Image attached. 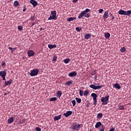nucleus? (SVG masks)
<instances>
[{"label":"nucleus","instance_id":"nucleus-1","mask_svg":"<svg viewBox=\"0 0 131 131\" xmlns=\"http://www.w3.org/2000/svg\"><path fill=\"white\" fill-rule=\"evenodd\" d=\"M82 127V124H79L78 123H74L72 126V130L73 131H75V130H79L80 128Z\"/></svg>","mask_w":131,"mask_h":131},{"label":"nucleus","instance_id":"nucleus-2","mask_svg":"<svg viewBox=\"0 0 131 131\" xmlns=\"http://www.w3.org/2000/svg\"><path fill=\"white\" fill-rule=\"evenodd\" d=\"M110 96L108 95L105 96L104 97L101 98V102H102V105H107L109 101Z\"/></svg>","mask_w":131,"mask_h":131},{"label":"nucleus","instance_id":"nucleus-3","mask_svg":"<svg viewBox=\"0 0 131 131\" xmlns=\"http://www.w3.org/2000/svg\"><path fill=\"white\" fill-rule=\"evenodd\" d=\"M57 17H56V12L55 10L51 12V14L50 15V17L48 18V20H51V19H54V20H56Z\"/></svg>","mask_w":131,"mask_h":131},{"label":"nucleus","instance_id":"nucleus-4","mask_svg":"<svg viewBox=\"0 0 131 131\" xmlns=\"http://www.w3.org/2000/svg\"><path fill=\"white\" fill-rule=\"evenodd\" d=\"M39 72V70L38 69H34L33 70H31V73H30V75L31 76H36Z\"/></svg>","mask_w":131,"mask_h":131},{"label":"nucleus","instance_id":"nucleus-5","mask_svg":"<svg viewBox=\"0 0 131 131\" xmlns=\"http://www.w3.org/2000/svg\"><path fill=\"white\" fill-rule=\"evenodd\" d=\"M91 97L93 98V101H94V106H96L97 103V95L96 93H92L91 94Z\"/></svg>","mask_w":131,"mask_h":131},{"label":"nucleus","instance_id":"nucleus-6","mask_svg":"<svg viewBox=\"0 0 131 131\" xmlns=\"http://www.w3.org/2000/svg\"><path fill=\"white\" fill-rule=\"evenodd\" d=\"M91 88L93 89V90H99L103 87V85H95L94 84H91L89 85Z\"/></svg>","mask_w":131,"mask_h":131},{"label":"nucleus","instance_id":"nucleus-7","mask_svg":"<svg viewBox=\"0 0 131 131\" xmlns=\"http://www.w3.org/2000/svg\"><path fill=\"white\" fill-rule=\"evenodd\" d=\"M7 69H5L4 71H2L0 72V76L4 77L7 75Z\"/></svg>","mask_w":131,"mask_h":131},{"label":"nucleus","instance_id":"nucleus-8","mask_svg":"<svg viewBox=\"0 0 131 131\" xmlns=\"http://www.w3.org/2000/svg\"><path fill=\"white\" fill-rule=\"evenodd\" d=\"M30 2L33 6L34 8L36 7L38 5L37 2L34 0H30Z\"/></svg>","mask_w":131,"mask_h":131},{"label":"nucleus","instance_id":"nucleus-9","mask_svg":"<svg viewBox=\"0 0 131 131\" xmlns=\"http://www.w3.org/2000/svg\"><path fill=\"white\" fill-rule=\"evenodd\" d=\"M73 113V112L71 111H67L66 113H64L63 114L64 116H66V117H69V116H70V115H72Z\"/></svg>","mask_w":131,"mask_h":131},{"label":"nucleus","instance_id":"nucleus-10","mask_svg":"<svg viewBox=\"0 0 131 131\" xmlns=\"http://www.w3.org/2000/svg\"><path fill=\"white\" fill-rule=\"evenodd\" d=\"M28 56L29 57H32V56H33L34 55H35V53L32 50H29L28 52Z\"/></svg>","mask_w":131,"mask_h":131},{"label":"nucleus","instance_id":"nucleus-11","mask_svg":"<svg viewBox=\"0 0 131 131\" xmlns=\"http://www.w3.org/2000/svg\"><path fill=\"white\" fill-rule=\"evenodd\" d=\"M77 72L76 71H73L71 72L69 74V76L70 77H74V76H76L77 75Z\"/></svg>","mask_w":131,"mask_h":131},{"label":"nucleus","instance_id":"nucleus-12","mask_svg":"<svg viewBox=\"0 0 131 131\" xmlns=\"http://www.w3.org/2000/svg\"><path fill=\"white\" fill-rule=\"evenodd\" d=\"M113 88H117L119 90L121 88V86L119 83H115L114 85H113Z\"/></svg>","mask_w":131,"mask_h":131},{"label":"nucleus","instance_id":"nucleus-13","mask_svg":"<svg viewBox=\"0 0 131 131\" xmlns=\"http://www.w3.org/2000/svg\"><path fill=\"white\" fill-rule=\"evenodd\" d=\"M118 14L120 15H126V11L123 10H120V11L118 12Z\"/></svg>","mask_w":131,"mask_h":131},{"label":"nucleus","instance_id":"nucleus-14","mask_svg":"<svg viewBox=\"0 0 131 131\" xmlns=\"http://www.w3.org/2000/svg\"><path fill=\"white\" fill-rule=\"evenodd\" d=\"M84 15H85V14L84 13V12L82 11V12H81V13L79 14L78 18L79 19L82 18L83 16H84Z\"/></svg>","mask_w":131,"mask_h":131},{"label":"nucleus","instance_id":"nucleus-15","mask_svg":"<svg viewBox=\"0 0 131 131\" xmlns=\"http://www.w3.org/2000/svg\"><path fill=\"white\" fill-rule=\"evenodd\" d=\"M13 121H14V118L13 117L9 118L8 120V122L9 124L11 123H12V122H13Z\"/></svg>","mask_w":131,"mask_h":131},{"label":"nucleus","instance_id":"nucleus-16","mask_svg":"<svg viewBox=\"0 0 131 131\" xmlns=\"http://www.w3.org/2000/svg\"><path fill=\"white\" fill-rule=\"evenodd\" d=\"M73 83V80H69V81H68L66 82V84L65 85H67V86H69L71 84H72Z\"/></svg>","mask_w":131,"mask_h":131},{"label":"nucleus","instance_id":"nucleus-17","mask_svg":"<svg viewBox=\"0 0 131 131\" xmlns=\"http://www.w3.org/2000/svg\"><path fill=\"white\" fill-rule=\"evenodd\" d=\"M56 95H57V98H60V97L62 96V92L60 91H57Z\"/></svg>","mask_w":131,"mask_h":131},{"label":"nucleus","instance_id":"nucleus-18","mask_svg":"<svg viewBox=\"0 0 131 131\" xmlns=\"http://www.w3.org/2000/svg\"><path fill=\"white\" fill-rule=\"evenodd\" d=\"M102 125V123L101 122H98L96 123V124H95V128H98L99 127V126H101Z\"/></svg>","mask_w":131,"mask_h":131},{"label":"nucleus","instance_id":"nucleus-19","mask_svg":"<svg viewBox=\"0 0 131 131\" xmlns=\"http://www.w3.org/2000/svg\"><path fill=\"white\" fill-rule=\"evenodd\" d=\"M61 117V115L55 116L54 117V121H57V120H59V119H60Z\"/></svg>","mask_w":131,"mask_h":131},{"label":"nucleus","instance_id":"nucleus-20","mask_svg":"<svg viewBox=\"0 0 131 131\" xmlns=\"http://www.w3.org/2000/svg\"><path fill=\"white\" fill-rule=\"evenodd\" d=\"M12 79H10L8 81H5V85L7 86L8 85L11 84L12 83Z\"/></svg>","mask_w":131,"mask_h":131},{"label":"nucleus","instance_id":"nucleus-21","mask_svg":"<svg viewBox=\"0 0 131 131\" xmlns=\"http://www.w3.org/2000/svg\"><path fill=\"white\" fill-rule=\"evenodd\" d=\"M108 17V11H105V12H104V14H103V18L106 19V18H107Z\"/></svg>","mask_w":131,"mask_h":131},{"label":"nucleus","instance_id":"nucleus-22","mask_svg":"<svg viewBox=\"0 0 131 131\" xmlns=\"http://www.w3.org/2000/svg\"><path fill=\"white\" fill-rule=\"evenodd\" d=\"M91 36H92V35L88 33V34H85V36H84V37L86 39H89V38H90Z\"/></svg>","mask_w":131,"mask_h":131},{"label":"nucleus","instance_id":"nucleus-23","mask_svg":"<svg viewBox=\"0 0 131 131\" xmlns=\"http://www.w3.org/2000/svg\"><path fill=\"white\" fill-rule=\"evenodd\" d=\"M57 46L55 45H48V47L49 48H50V49L56 48Z\"/></svg>","mask_w":131,"mask_h":131},{"label":"nucleus","instance_id":"nucleus-24","mask_svg":"<svg viewBox=\"0 0 131 131\" xmlns=\"http://www.w3.org/2000/svg\"><path fill=\"white\" fill-rule=\"evenodd\" d=\"M103 117V114L101 113H98V114H97V118H98V119H100L101 118H102Z\"/></svg>","mask_w":131,"mask_h":131},{"label":"nucleus","instance_id":"nucleus-25","mask_svg":"<svg viewBox=\"0 0 131 131\" xmlns=\"http://www.w3.org/2000/svg\"><path fill=\"white\" fill-rule=\"evenodd\" d=\"M76 19V17H70L68 19V21H73L74 20H75Z\"/></svg>","mask_w":131,"mask_h":131},{"label":"nucleus","instance_id":"nucleus-26","mask_svg":"<svg viewBox=\"0 0 131 131\" xmlns=\"http://www.w3.org/2000/svg\"><path fill=\"white\" fill-rule=\"evenodd\" d=\"M131 15V10H128L125 12V15L129 16Z\"/></svg>","mask_w":131,"mask_h":131},{"label":"nucleus","instance_id":"nucleus-27","mask_svg":"<svg viewBox=\"0 0 131 131\" xmlns=\"http://www.w3.org/2000/svg\"><path fill=\"white\" fill-rule=\"evenodd\" d=\"M118 110H124V107L123 105H119L118 106Z\"/></svg>","mask_w":131,"mask_h":131},{"label":"nucleus","instance_id":"nucleus-28","mask_svg":"<svg viewBox=\"0 0 131 131\" xmlns=\"http://www.w3.org/2000/svg\"><path fill=\"white\" fill-rule=\"evenodd\" d=\"M56 100H57L56 97H52L50 99V101H51V102H53Z\"/></svg>","mask_w":131,"mask_h":131},{"label":"nucleus","instance_id":"nucleus-29","mask_svg":"<svg viewBox=\"0 0 131 131\" xmlns=\"http://www.w3.org/2000/svg\"><path fill=\"white\" fill-rule=\"evenodd\" d=\"M110 34L109 33H107L106 34H105V35L104 36V37H105V38L108 39L110 37Z\"/></svg>","mask_w":131,"mask_h":131},{"label":"nucleus","instance_id":"nucleus-30","mask_svg":"<svg viewBox=\"0 0 131 131\" xmlns=\"http://www.w3.org/2000/svg\"><path fill=\"white\" fill-rule=\"evenodd\" d=\"M120 51L122 53H124L125 52H126V49L124 47H122L120 49Z\"/></svg>","mask_w":131,"mask_h":131},{"label":"nucleus","instance_id":"nucleus-31","mask_svg":"<svg viewBox=\"0 0 131 131\" xmlns=\"http://www.w3.org/2000/svg\"><path fill=\"white\" fill-rule=\"evenodd\" d=\"M79 94L81 97H82V96H83L84 94L83 91L82 90H80V91L79 92Z\"/></svg>","mask_w":131,"mask_h":131},{"label":"nucleus","instance_id":"nucleus-32","mask_svg":"<svg viewBox=\"0 0 131 131\" xmlns=\"http://www.w3.org/2000/svg\"><path fill=\"white\" fill-rule=\"evenodd\" d=\"M75 99H76L77 103H80L81 102V99L80 98L76 97Z\"/></svg>","mask_w":131,"mask_h":131},{"label":"nucleus","instance_id":"nucleus-33","mask_svg":"<svg viewBox=\"0 0 131 131\" xmlns=\"http://www.w3.org/2000/svg\"><path fill=\"white\" fill-rule=\"evenodd\" d=\"M14 5L15 7H17L19 5V2L17 1H15L14 3Z\"/></svg>","mask_w":131,"mask_h":131},{"label":"nucleus","instance_id":"nucleus-34","mask_svg":"<svg viewBox=\"0 0 131 131\" xmlns=\"http://www.w3.org/2000/svg\"><path fill=\"white\" fill-rule=\"evenodd\" d=\"M70 61V59L69 58H67V59H65L64 60V62H65V63H68L69 62V61Z\"/></svg>","mask_w":131,"mask_h":131},{"label":"nucleus","instance_id":"nucleus-35","mask_svg":"<svg viewBox=\"0 0 131 131\" xmlns=\"http://www.w3.org/2000/svg\"><path fill=\"white\" fill-rule=\"evenodd\" d=\"M89 94V92L88 90H85V91H84V96H88Z\"/></svg>","mask_w":131,"mask_h":131},{"label":"nucleus","instance_id":"nucleus-36","mask_svg":"<svg viewBox=\"0 0 131 131\" xmlns=\"http://www.w3.org/2000/svg\"><path fill=\"white\" fill-rule=\"evenodd\" d=\"M16 48H11V47H9V49H10V50H11V53L13 54V51L15 50H16Z\"/></svg>","mask_w":131,"mask_h":131},{"label":"nucleus","instance_id":"nucleus-37","mask_svg":"<svg viewBox=\"0 0 131 131\" xmlns=\"http://www.w3.org/2000/svg\"><path fill=\"white\" fill-rule=\"evenodd\" d=\"M85 17L89 18L91 16V14L90 13L85 14Z\"/></svg>","mask_w":131,"mask_h":131},{"label":"nucleus","instance_id":"nucleus-38","mask_svg":"<svg viewBox=\"0 0 131 131\" xmlns=\"http://www.w3.org/2000/svg\"><path fill=\"white\" fill-rule=\"evenodd\" d=\"M90 11V10L89 9H86V10H85L84 11H83V12L86 14V13L89 12Z\"/></svg>","mask_w":131,"mask_h":131},{"label":"nucleus","instance_id":"nucleus-39","mask_svg":"<svg viewBox=\"0 0 131 131\" xmlns=\"http://www.w3.org/2000/svg\"><path fill=\"white\" fill-rule=\"evenodd\" d=\"M18 29L20 31H22L23 29V28L21 26H18Z\"/></svg>","mask_w":131,"mask_h":131},{"label":"nucleus","instance_id":"nucleus-40","mask_svg":"<svg viewBox=\"0 0 131 131\" xmlns=\"http://www.w3.org/2000/svg\"><path fill=\"white\" fill-rule=\"evenodd\" d=\"M96 73H97L96 71L93 70V71H92V72H91V75H92L93 76L95 74H96Z\"/></svg>","mask_w":131,"mask_h":131},{"label":"nucleus","instance_id":"nucleus-41","mask_svg":"<svg viewBox=\"0 0 131 131\" xmlns=\"http://www.w3.org/2000/svg\"><path fill=\"white\" fill-rule=\"evenodd\" d=\"M72 103L73 104V107H74L76 105V101L75 100H72Z\"/></svg>","mask_w":131,"mask_h":131},{"label":"nucleus","instance_id":"nucleus-42","mask_svg":"<svg viewBox=\"0 0 131 131\" xmlns=\"http://www.w3.org/2000/svg\"><path fill=\"white\" fill-rule=\"evenodd\" d=\"M82 28H80V27H77L76 28V30L78 31V32H80V31L81 30Z\"/></svg>","mask_w":131,"mask_h":131},{"label":"nucleus","instance_id":"nucleus-43","mask_svg":"<svg viewBox=\"0 0 131 131\" xmlns=\"http://www.w3.org/2000/svg\"><path fill=\"white\" fill-rule=\"evenodd\" d=\"M35 130H36V131H41V128H40V127H36L35 128Z\"/></svg>","mask_w":131,"mask_h":131},{"label":"nucleus","instance_id":"nucleus-44","mask_svg":"<svg viewBox=\"0 0 131 131\" xmlns=\"http://www.w3.org/2000/svg\"><path fill=\"white\" fill-rule=\"evenodd\" d=\"M57 57L55 56L53 58V61H56L57 60Z\"/></svg>","mask_w":131,"mask_h":131},{"label":"nucleus","instance_id":"nucleus-45","mask_svg":"<svg viewBox=\"0 0 131 131\" xmlns=\"http://www.w3.org/2000/svg\"><path fill=\"white\" fill-rule=\"evenodd\" d=\"M103 9H99V10H98V12H99V13H102V12H103Z\"/></svg>","mask_w":131,"mask_h":131},{"label":"nucleus","instance_id":"nucleus-46","mask_svg":"<svg viewBox=\"0 0 131 131\" xmlns=\"http://www.w3.org/2000/svg\"><path fill=\"white\" fill-rule=\"evenodd\" d=\"M110 15H111V16H112V20H113L115 18V17L113 16L111 13H110Z\"/></svg>","mask_w":131,"mask_h":131},{"label":"nucleus","instance_id":"nucleus-47","mask_svg":"<svg viewBox=\"0 0 131 131\" xmlns=\"http://www.w3.org/2000/svg\"><path fill=\"white\" fill-rule=\"evenodd\" d=\"M30 20L33 21L34 20V17L33 16H31V17L30 19Z\"/></svg>","mask_w":131,"mask_h":131},{"label":"nucleus","instance_id":"nucleus-48","mask_svg":"<svg viewBox=\"0 0 131 131\" xmlns=\"http://www.w3.org/2000/svg\"><path fill=\"white\" fill-rule=\"evenodd\" d=\"M110 131H115V129L114 128H112L110 129Z\"/></svg>","mask_w":131,"mask_h":131},{"label":"nucleus","instance_id":"nucleus-49","mask_svg":"<svg viewBox=\"0 0 131 131\" xmlns=\"http://www.w3.org/2000/svg\"><path fill=\"white\" fill-rule=\"evenodd\" d=\"M27 10V8L26 7L24 8L23 12H25Z\"/></svg>","mask_w":131,"mask_h":131},{"label":"nucleus","instance_id":"nucleus-50","mask_svg":"<svg viewBox=\"0 0 131 131\" xmlns=\"http://www.w3.org/2000/svg\"><path fill=\"white\" fill-rule=\"evenodd\" d=\"M5 65H6V63L5 62L2 63V66H5Z\"/></svg>","mask_w":131,"mask_h":131},{"label":"nucleus","instance_id":"nucleus-51","mask_svg":"<svg viewBox=\"0 0 131 131\" xmlns=\"http://www.w3.org/2000/svg\"><path fill=\"white\" fill-rule=\"evenodd\" d=\"M6 76H3L2 77L3 78V80H6V78H5Z\"/></svg>","mask_w":131,"mask_h":131},{"label":"nucleus","instance_id":"nucleus-52","mask_svg":"<svg viewBox=\"0 0 131 131\" xmlns=\"http://www.w3.org/2000/svg\"><path fill=\"white\" fill-rule=\"evenodd\" d=\"M99 131H104V127H103V128H101Z\"/></svg>","mask_w":131,"mask_h":131},{"label":"nucleus","instance_id":"nucleus-53","mask_svg":"<svg viewBox=\"0 0 131 131\" xmlns=\"http://www.w3.org/2000/svg\"><path fill=\"white\" fill-rule=\"evenodd\" d=\"M78 2V0H73V3H76V2Z\"/></svg>","mask_w":131,"mask_h":131},{"label":"nucleus","instance_id":"nucleus-54","mask_svg":"<svg viewBox=\"0 0 131 131\" xmlns=\"http://www.w3.org/2000/svg\"><path fill=\"white\" fill-rule=\"evenodd\" d=\"M98 76L97 75L94 76V79H97Z\"/></svg>","mask_w":131,"mask_h":131},{"label":"nucleus","instance_id":"nucleus-55","mask_svg":"<svg viewBox=\"0 0 131 131\" xmlns=\"http://www.w3.org/2000/svg\"><path fill=\"white\" fill-rule=\"evenodd\" d=\"M32 26H33L35 25L34 23H32Z\"/></svg>","mask_w":131,"mask_h":131},{"label":"nucleus","instance_id":"nucleus-56","mask_svg":"<svg viewBox=\"0 0 131 131\" xmlns=\"http://www.w3.org/2000/svg\"><path fill=\"white\" fill-rule=\"evenodd\" d=\"M6 95H7V93H5L4 94V96H6Z\"/></svg>","mask_w":131,"mask_h":131},{"label":"nucleus","instance_id":"nucleus-57","mask_svg":"<svg viewBox=\"0 0 131 131\" xmlns=\"http://www.w3.org/2000/svg\"><path fill=\"white\" fill-rule=\"evenodd\" d=\"M40 31H42L43 30V29L42 28H40Z\"/></svg>","mask_w":131,"mask_h":131},{"label":"nucleus","instance_id":"nucleus-58","mask_svg":"<svg viewBox=\"0 0 131 131\" xmlns=\"http://www.w3.org/2000/svg\"><path fill=\"white\" fill-rule=\"evenodd\" d=\"M89 131H93V130H92V129H90V130H89Z\"/></svg>","mask_w":131,"mask_h":131},{"label":"nucleus","instance_id":"nucleus-59","mask_svg":"<svg viewBox=\"0 0 131 131\" xmlns=\"http://www.w3.org/2000/svg\"><path fill=\"white\" fill-rule=\"evenodd\" d=\"M104 126V125H102V127Z\"/></svg>","mask_w":131,"mask_h":131}]
</instances>
